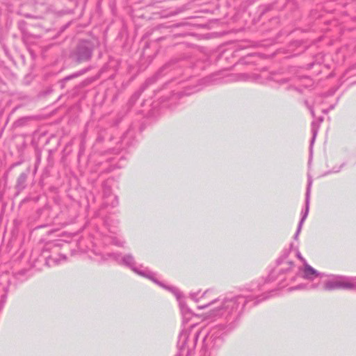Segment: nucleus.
Returning a JSON list of instances; mask_svg holds the SVG:
<instances>
[{
	"label": "nucleus",
	"instance_id": "1",
	"mask_svg": "<svg viewBox=\"0 0 356 356\" xmlns=\"http://www.w3.org/2000/svg\"><path fill=\"white\" fill-rule=\"evenodd\" d=\"M246 302V299L241 296L225 298L220 303V305L213 309L211 315L213 316L229 315L234 312H237L239 309L243 308Z\"/></svg>",
	"mask_w": 356,
	"mask_h": 356
},
{
	"label": "nucleus",
	"instance_id": "2",
	"mask_svg": "<svg viewBox=\"0 0 356 356\" xmlns=\"http://www.w3.org/2000/svg\"><path fill=\"white\" fill-rule=\"evenodd\" d=\"M354 280L351 277L334 276L324 283L323 289L327 291L337 289H353L355 287Z\"/></svg>",
	"mask_w": 356,
	"mask_h": 356
},
{
	"label": "nucleus",
	"instance_id": "3",
	"mask_svg": "<svg viewBox=\"0 0 356 356\" xmlns=\"http://www.w3.org/2000/svg\"><path fill=\"white\" fill-rule=\"evenodd\" d=\"M76 55L79 62L90 59L92 55L91 44L86 41L81 42L77 47Z\"/></svg>",
	"mask_w": 356,
	"mask_h": 356
},
{
	"label": "nucleus",
	"instance_id": "4",
	"mask_svg": "<svg viewBox=\"0 0 356 356\" xmlns=\"http://www.w3.org/2000/svg\"><path fill=\"white\" fill-rule=\"evenodd\" d=\"M311 184H312V182L309 181V184H308V187H307V193H306V202H305V212L304 213L300 222H299V225H298V229H297V232L295 234V239H297L298 238V234H300V231H301V229H302V224L304 222V221L305 220L307 215H308V212H309V194H310V187H311Z\"/></svg>",
	"mask_w": 356,
	"mask_h": 356
},
{
	"label": "nucleus",
	"instance_id": "5",
	"mask_svg": "<svg viewBox=\"0 0 356 356\" xmlns=\"http://www.w3.org/2000/svg\"><path fill=\"white\" fill-rule=\"evenodd\" d=\"M122 262H123L124 264H125V265L129 266L130 268H131L132 270H134L135 272H136L137 273L150 278L149 275H145L143 272L138 271V270H136V269L135 268H134V265L135 264V262H134V257L131 255L128 254V255L124 256L123 257V259H122Z\"/></svg>",
	"mask_w": 356,
	"mask_h": 356
},
{
	"label": "nucleus",
	"instance_id": "6",
	"mask_svg": "<svg viewBox=\"0 0 356 356\" xmlns=\"http://www.w3.org/2000/svg\"><path fill=\"white\" fill-rule=\"evenodd\" d=\"M320 275V273H318L314 268H313L309 264L305 265L304 269V277L307 279H313L314 277H318Z\"/></svg>",
	"mask_w": 356,
	"mask_h": 356
},
{
	"label": "nucleus",
	"instance_id": "7",
	"mask_svg": "<svg viewBox=\"0 0 356 356\" xmlns=\"http://www.w3.org/2000/svg\"><path fill=\"white\" fill-rule=\"evenodd\" d=\"M312 133H313V137L311 141V145H312L315 140L316 134H317V129L314 127V124H312Z\"/></svg>",
	"mask_w": 356,
	"mask_h": 356
},
{
	"label": "nucleus",
	"instance_id": "8",
	"mask_svg": "<svg viewBox=\"0 0 356 356\" xmlns=\"http://www.w3.org/2000/svg\"><path fill=\"white\" fill-rule=\"evenodd\" d=\"M216 302H217V301H216V300H213V301H212L211 303H209L208 305L201 306V307H200V309H203V308H205V307H208V306H210V305H214V304H216Z\"/></svg>",
	"mask_w": 356,
	"mask_h": 356
},
{
	"label": "nucleus",
	"instance_id": "9",
	"mask_svg": "<svg viewBox=\"0 0 356 356\" xmlns=\"http://www.w3.org/2000/svg\"><path fill=\"white\" fill-rule=\"evenodd\" d=\"M186 333H181V334H180V337H182L183 336H184V337H186Z\"/></svg>",
	"mask_w": 356,
	"mask_h": 356
}]
</instances>
